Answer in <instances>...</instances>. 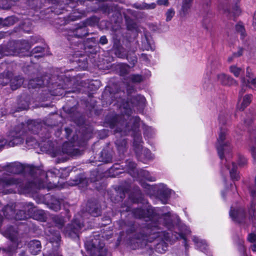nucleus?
Instances as JSON below:
<instances>
[{
	"instance_id": "1",
	"label": "nucleus",
	"mask_w": 256,
	"mask_h": 256,
	"mask_svg": "<svg viewBox=\"0 0 256 256\" xmlns=\"http://www.w3.org/2000/svg\"><path fill=\"white\" fill-rule=\"evenodd\" d=\"M190 234V230L186 229L183 232L177 225L173 224V226L168 228L163 222L152 228H144L138 233L134 234L130 240V244L132 249L143 248L151 254L154 250L158 253H164L168 248L166 242H173L176 240L182 239L183 243L188 248L186 235Z\"/></svg>"
},
{
	"instance_id": "2",
	"label": "nucleus",
	"mask_w": 256,
	"mask_h": 256,
	"mask_svg": "<svg viewBox=\"0 0 256 256\" xmlns=\"http://www.w3.org/2000/svg\"><path fill=\"white\" fill-rule=\"evenodd\" d=\"M146 100L141 95H137L131 98L126 104H123L124 110L123 116H115L110 120L107 118L110 128H114L116 137L115 144L120 154H124L126 149V140L118 137L127 134L130 130H132L140 122L138 117H131L132 110L142 112L145 106Z\"/></svg>"
},
{
	"instance_id": "3",
	"label": "nucleus",
	"mask_w": 256,
	"mask_h": 256,
	"mask_svg": "<svg viewBox=\"0 0 256 256\" xmlns=\"http://www.w3.org/2000/svg\"><path fill=\"white\" fill-rule=\"evenodd\" d=\"M32 120L29 119L24 122L18 124L11 130L7 136L8 139L0 138V150L4 146H14L22 144L26 137V144L27 148L30 149L32 146Z\"/></svg>"
},
{
	"instance_id": "4",
	"label": "nucleus",
	"mask_w": 256,
	"mask_h": 256,
	"mask_svg": "<svg viewBox=\"0 0 256 256\" xmlns=\"http://www.w3.org/2000/svg\"><path fill=\"white\" fill-rule=\"evenodd\" d=\"M132 214L136 218H144L146 221H150L147 228H152L162 222L168 228L173 226L172 218L170 212L160 216L155 212V210L152 206H148L146 210L134 208L132 210Z\"/></svg>"
},
{
	"instance_id": "5",
	"label": "nucleus",
	"mask_w": 256,
	"mask_h": 256,
	"mask_svg": "<svg viewBox=\"0 0 256 256\" xmlns=\"http://www.w3.org/2000/svg\"><path fill=\"white\" fill-rule=\"evenodd\" d=\"M216 147L220 158L222 160V163L225 164L226 169L229 170L232 179L238 180L240 177L236 172V166L233 162H232V168H230V166H229L230 162H228L226 159L223 160L224 153L229 152L231 150L230 142L227 137L226 130L220 128L217 140Z\"/></svg>"
},
{
	"instance_id": "6",
	"label": "nucleus",
	"mask_w": 256,
	"mask_h": 256,
	"mask_svg": "<svg viewBox=\"0 0 256 256\" xmlns=\"http://www.w3.org/2000/svg\"><path fill=\"white\" fill-rule=\"evenodd\" d=\"M20 189L21 192L28 194L32 190V182L30 181L14 177L0 178V193L4 194L16 192L12 187Z\"/></svg>"
},
{
	"instance_id": "7",
	"label": "nucleus",
	"mask_w": 256,
	"mask_h": 256,
	"mask_svg": "<svg viewBox=\"0 0 256 256\" xmlns=\"http://www.w3.org/2000/svg\"><path fill=\"white\" fill-rule=\"evenodd\" d=\"M33 192L34 188L44 189L47 185L48 174L40 168H35L33 166Z\"/></svg>"
},
{
	"instance_id": "8",
	"label": "nucleus",
	"mask_w": 256,
	"mask_h": 256,
	"mask_svg": "<svg viewBox=\"0 0 256 256\" xmlns=\"http://www.w3.org/2000/svg\"><path fill=\"white\" fill-rule=\"evenodd\" d=\"M2 171L4 170L10 174H20V173L32 172V166L24 164L18 162L8 163L2 166Z\"/></svg>"
},
{
	"instance_id": "9",
	"label": "nucleus",
	"mask_w": 256,
	"mask_h": 256,
	"mask_svg": "<svg viewBox=\"0 0 256 256\" xmlns=\"http://www.w3.org/2000/svg\"><path fill=\"white\" fill-rule=\"evenodd\" d=\"M12 46L14 48L12 49V54L20 56H31V52L29 51L30 46L27 41L22 40L14 42Z\"/></svg>"
},
{
	"instance_id": "10",
	"label": "nucleus",
	"mask_w": 256,
	"mask_h": 256,
	"mask_svg": "<svg viewBox=\"0 0 256 256\" xmlns=\"http://www.w3.org/2000/svg\"><path fill=\"white\" fill-rule=\"evenodd\" d=\"M124 169L133 177H136V175H142L144 178L149 181H155V178L149 176L148 172L140 170L138 172L136 169V164L132 161L128 160L126 161Z\"/></svg>"
},
{
	"instance_id": "11",
	"label": "nucleus",
	"mask_w": 256,
	"mask_h": 256,
	"mask_svg": "<svg viewBox=\"0 0 256 256\" xmlns=\"http://www.w3.org/2000/svg\"><path fill=\"white\" fill-rule=\"evenodd\" d=\"M82 227L83 224L80 222L75 219L66 227L64 230V233L66 236L75 238L78 237L79 232Z\"/></svg>"
},
{
	"instance_id": "12",
	"label": "nucleus",
	"mask_w": 256,
	"mask_h": 256,
	"mask_svg": "<svg viewBox=\"0 0 256 256\" xmlns=\"http://www.w3.org/2000/svg\"><path fill=\"white\" fill-rule=\"evenodd\" d=\"M88 32L86 26L84 23H80L74 30L69 32L68 40L70 42L73 38H82L88 36Z\"/></svg>"
},
{
	"instance_id": "13",
	"label": "nucleus",
	"mask_w": 256,
	"mask_h": 256,
	"mask_svg": "<svg viewBox=\"0 0 256 256\" xmlns=\"http://www.w3.org/2000/svg\"><path fill=\"white\" fill-rule=\"evenodd\" d=\"M91 256H106L107 254L106 248L103 243H99L97 246L96 242H92L91 248L88 247Z\"/></svg>"
},
{
	"instance_id": "14",
	"label": "nucleus",
	"mask_w": 256,
	"mask_h": 256,
	"mask_svg": "<svg viewBox=\"0 0 256 256\" xmlns=\"http://www.w3.org/2000/svg\"><path fill=\"white\" fill-rule=\"evenodd\" d=\"M171 190L168 188L166 186L161 184L158 186L157 194L162 204H166L167 200L171 194Z\"/></svg>"
},
{
	"instance_id": "15",
	"label": "nucleus",
	"mask_w": 256,
	"mask_h": 256,
	"mask_svg": "<svg viewBox=\"0 0 256 256\" xmlns=\"http://www.w3.org/2000/svg\"><path fill=\"white\" fill-rule=\"evenodd\" d=\"M217 78L218 82L224 86H231L237 85V82L230 75L222 73L218 74Z\"/></svg>"
},
{
	"instance_id": "16",
	"label": "nucleus",
	"mask_w": 256,
	"mask_h": 256,
	"mask_svg": "<svg viewBox=\"0 0 256 256\" xmlns=\"http://www.w3.org/2000/svg\"><path fill=\"white\" fill-rule=\"evenodd\" d=\"M194 0H182L179 14L182 18L186 17L190 13Z\"/></svg>"
},
{
	"instance_id": "17",
	"label": "nucleus",
	"mask_w": 256,
	"mask_h": 256,
	"mask_svg": "<svg viewBox=\"0 0 256 256\" xmlns=\"http://www.w3.org/2000/svg\"><path fill=\"white\" fill-rule=\"evenodd\" d=\"M62 152L70 156H76L80 154V151L74 148L71 143L65 142L62 147Z\"/></svg>"
},
{
	"instance_id": "18",
	"label": "nucleus",
	"mask_w": 256,
	"mask_h": 256,
	"mask_svg": "<svg viewBox=\"0 0 256 256\" xmlns=\"http://www.w3.org/2000/svg\"><path fill=\"white\" fill-rule=\"evenodd\" d=\"M64 204V200L62 199L52 196L49 203V206L50 208L54 211L58 212L60 210L61 205Z\"/></svg>"
},
{
	"instance_id": "19",
	"label": "nucleus",
	"mask_w": 256,
	"mask_h": 256,
	"mask_svg": "<svg viewBox=\"0 0 256 256\" xmlns=\"http://www.w3.org/2000/svg\"><path fill=\"white\" fill-rule=\"evenodd\" d=\"M88 184V180L84 175L80 174L72 180L70 182L69 184L72 186L80 185V186H86Z\"/></svg>"
},
{
	"instance_id": "20",
	"label": "nucleus",
	"mask_w": 256,
	"mask_h": 256,
	"mask_svg": "<svg viewBox=\"0 0 256 256\" xmlns=\"http://www.w3.org/2000/svg\"><path fill=\"white\" fill-rule=\"evenodd\" d=\"M136 156L140 160L144 162L145 160H150L153 158L150 151L148 148H144L142 146L141 148V150H139L138 154H136Z\"/></svg>"
},
{
	"instance_id": "21",
	"label": "nucleus",
	"mask_w": 256,
	"mask_h": 256,
	"mask_svg": "<svg viewBox=\"0 0 256 256\" xmlns=\"http://www.w3.org/2000/svg\"><path fill=\"white\" fill-rule=\"evenodd\" d=\"M23 78L20 76H16L13 77V75L10 78V86L12 90H16L20 88L23 84Z\"/></svg>"
},
{
	"instance_id": "22",
	"label": "nucleus",
	"mask_w": 256,
	"mask_h": 256,
	"mask_svg": "<svg viewBox=\"0 0 256 256\" xmlns=\"http://www.w3.org/2000/svg\"><path fill=\"white\" fill-rule=\"evenodd\" d=\"M88 206V212L92 216L96 217L101 214V210L97 204L89 202Z\"/></svg>"
},
{
	"instance_id": "23",
	"label": "nucleus",
	"mask_w": 256,
	"mask_h": 256,
	"mask_svg": "<svg viewBox=\"0 0 256 256\" xmlns=\"http://www.w3.org/2000/svg\"><path fill=\"white\" fill-rule=\"evenodd\" d=\"M12 76V73L10 72H4L0 74V86H5L10 82V78Z\"/></svg>"
},
{
	"instance_id": "24",
	"label": "nucleus",
	"mask_w": 256,
	"mask_h": 256,
	"mask_svg": "<svg viewBox=\"0 0 256 256\" xmlns=\"http://www.w3.org/2000/svg\"><path fill=\"white\" fill-rule=\"evenodd\" d=\"M132 7L138 10H152L156 8V4L152 2L151 4H147L146 2L136 3L133 4Z\"/></svg>"
},
{
	"instance_id": "25",
	"label": "nucleus",
	"mask_w": 256,
	"mask_h": 256,
	"mask_svg": "<svg viewBox=\"0 0 256 256\" xmlns=\"http://www.w3.org/2000/svg\"><path fill=\"white\" fill-rule=\"evenodd\" d=\"M142 136L140 133H136L134 136V146L136 154H138L139 150H141Z\"/></svg>"
},
{
	"instance_id": "26",
	"label": "nucleus",
	"mask_w": 256,
	"mask_h": 256,
	"mask_svg": "<svg viewBox=\"0 0 256 256\" xmlns=\"http://www.w3.org/2000/svg\"><path fill=\"white\" fill-rule=\"evenodd\" d=\"M18 21V18L15 16H10L4 19L0 18V25L2 26H10Z\"/></svg>"
},
{
	"instance_id": "27",
	"label": "nucleus",
	"mask_w": 256,
	"mask_h": 256,
	"mask_svg": "<svg viewBox=\"0 0 256 256\" xmlns=\"http://www.w3.org/2000/svg\"><path fill=\"white\" fill-rule=\"evenodd\" d=\"M112 160V154L107 150H104L100 154L98 160L105 163L111 162Z\"/></svg>"
},
{
	"instance_id": "28",
	"label": "nucleus",
	"mask_w": 256,
	"mask_h": 256,
	"mask_svg": "<svg viewBox=\"0 0 256 256\" xmlns=\"http://www.w3.org/2000/svg\"><path fill=\"white\" fill-rule=\"evenodd\" d=\"M230 72L234 74L235 77L241 76L244 73V68L238 67L236 65H232L229 68Z\"/></svg>"
},
{
	"instance_id": "29",
	"label": "nucleus",
	"mask_w": 256,
	"mask_h": 256,
	"mask_svg": "<svg viewBox=\"0 0 256 256\" xmlns=\"http://www.w3.org/2000/svg\"><path fill=\"white\" fill-rule=\"evenodd\" d=\"M46 46H36L33 48V56L34 58H42L45 55Z\"/></svg>"
},
{
	"instance_id": "30",
	"label": "nucleus",
	"mask_w": 256,
	"mask_h": 256,
	"mask_svg": "<svg viewBox=\"0 0 256 256\" xmlns=\"http://www.w3.org/2000/svg\"><path fill=\"white\" fill-rule=\"evenodd\" d=\"M192 240L197 248L202 251L206 250L207 246L204 240H202L196 236H193Z\"/></svg>"
},
{
	"instance_id": "31",
	"label": "nucleus",
	"mask_w": 256,
	"mask_h": 256,
	"mask_svg": "<svg viewBox=\"0 0 256 256\" xmlns=\"http://www.w3.org/2000/svg\"><path fill=\"white\" fill-rule=\"evenodd\" d=\"M114 54L116 56L120 58L128 59V55L126 49L122 46H118L114 50Z\"/></svg>"
},
{
	"instance_id": "32",
	"label": "nucleus",
	"mask_w": 256,
	"mask_h": 256,
	"mask_svg": "<svg viewBox=\"0 0 256 256\" xmlns=\"http://www.w3.org/2000/svg\"><path fill=\"white\" fill-rule=\"evenodd\" d=\"M102 10L104 12L110 14L111 12L114 11L117 12H120V10L119 7L116 5H112L108 6V5L103 4L100 6Z\"/></svg>"
},
{
	"instance_id": "33",
	"label": "nucleus",
	"mask_w": 256,
	"mask_h": 256,
	"mask_svg": "<svg viewBox=\"0 0 256 256\" xmlns=\"http://www.w3.org/2000/svg\"><path fill=\"white\" fill-rule=\"evenodd\" d=\"M5 236L11 240L14 241L17 237V232L13 227L10 226L5 231Z\"/></svg>"
},
{
	"instance_id": "34",
	"label": "nucleus",
	"mask_w": 256,
	"mask_h": 256,
	"mask_svg": "<svg viewBox=\"0 0 256 256\" xmlns=\"http://www.w3.org/2000/svg\"><path fill=\"white\" fill-rule=\"evenodd\" d=\"M252 98V94H246L244 96L242 106L239 108L240 110H243L250 103Z\"/></svg>"
},
{
	"instance_id": "35",
	"label": "nucleus",
	"mask_w": 256,
	"mask_h": 256,
	"mask_svg": "<svg viewBox=\"0 0 256 256\" xmlns=\"http://www.w3.org/2000/svg\"><path fill=\"white\" fill-rule=\"evenodd\" d=\"M41 243L38 240H33V255L37 254L41 250Z\"/></svg>"
},
{
	"instance_id": "36",
	"label": "nucleus",
	"mask_w": 256,
	"mask_h": 256,
	"mask_svg": "<svg viewBox=\"0 0 256 256\" xmlns=\"http://www.w3.org/2000/svg\"><path fill=\"white\" fill-rule=\"evenodd\" d=\"M34 81H36V85L40 86L48 84V80L46 79V76L40 77V78L39 77H38L36 78H35L34 80L33 79V82Z\"/></svg>"
},
{
	"instance_id": "37",
	"label": "nucleus",
	"mask_w": 256,
	"mask_h": 256,
	"mask_svg": "<svg viewBox=\"0 0 256 256\" xmlns=\"http://www.w3.org/2000/svg\"><path fill=\"white\" fill-rule=\"evenodd\" d=\"M236 30L238 33H240V38L244 39L246 36V32L244 26L242 24H238L236 26Z\"/></svg>"
},
{
	"instance_id": "38",
	"label": "nucleus",
	"mask_w": 256,
	"mask_h": 256,
	"mask_svg": "<svg viewBox=\"0 0 256 256\" xmlns=\"http://www.w3.org/2000/svg\"><path fill=\"white\" fill-rule=\"evenodd\" d=\"M12 5L10 0H0V8L4 10L10 8Z\"/></svg>"
},
{
	"instance_id": "39",
	"label": "nucleus",
	"mask_w": 256,
	"mask_h": 256,
	"mask_svg": "<svg viewBox=\"0 0 256 256\" xmlns=\"http://www.w3.org/2000/svg\"><path fill=\"white\" fill-rule=\"evenodd\" d=\"M241 82L242 83V87L239 92V98L242 97L244 92L246 91V88L248 86L246 79L244 77L241 78Z\"/></svg>"
},
{
	"instance_id": "40",
	"label": "nucleus",
	"mask_w": 256,
	"mask_h": 256,
	"mask_svg": "<svg viewBox=\"0 0 256 256\" xmlns=\"http://www.w3.org/2000/svg\"><path fill=\"white\" fill-rule=\"evenodd\" d=\"M129 78L132 82H140L144 79L142 76L140 74L130 75Z\"/></svg>"
},
{
	"instance_id": "41",
	"label": "nucleus",
	"mask_w": 256,
	"mask_h": 256,
	"mask_svg": "<svg viewBox=\"0 0 256 256\" xmlns=\"http://www.w3.org/2000/svg\"><path fill=\"white\" fill-rule=\"evenodd\" d=\"M54 221L59 228H62L64 224V220L62 217L54 216Z\"/></svg>"
},
{
	"instance_id": "42",
	"label": "nucleus",
	"mask_w": 256,
	"mask_h": 256,
	"mask_svg": "<svg viewBox=\"0 0 256 256\" xmlns=\"http://www.w3.org/2000/svg\"><path fill=\"white\" fill-rule=\"evenodd\" d=\"M175 14V11L174 8H170L166 11V21L169 22L171 20L173 16Z\"/></svg>"
},
{
	"instance_id": "43",
	"label": "nucleus",
	"mask_w": 256,
	"mask_h": 256,
	"mask_svg": "<svg viewBox=\"0 0 256 256\" xmlns=\"http://www.w3.org/2000/svg\"><path fill=\"white\" fill-rule=\"evenodd\" d=\"M240 212L237 210L231 209L230 212V216L234 220L238 221V218L240 216Z\"/></svg>"
},
{
	"instance_id": "44",
	"label": "nucleus",
	"mask_w": 256,
	"mask_h": 256,
	"mask_svg": "<svg viewBox=\"0 0 256 256\" xmlns=\"http://www.w3.org/2000/svg\"><path fill=\"white\" fill-rule=\"evenodd\" d=\"M97 22L98 21L96 18L95 17H92L87 19L84 22H83L82 23H84V25H86V27L87 26H94L97 23Z\"/></svg>"
},
{
	"instance_id": "45",
	"label": "nucleus",
	"mask_w": 256,
	"mask_h": 256,
	"mask_svg": "<svg viewBox=\"0 0 256 256\" xmlns=\"http://www.w3.org/2000/svg\"><path fill=\"white\" fill-rule=\"evenodd\" d=\"M129 66L127 64H122L120 66V73L121 76H125L128 73Z\"/></svg>"
},
{
	"instance_id": "46",
	"label": "nucleus",
	"mask_w": 256,
	"mask_h": 256,
	"mask_svg": "<svg viewBox=\"0 0 256 256\" xmlns=\"http://www.w3.org/2000/svg\"><path fill=\"white\" fill-rule=\"evenodd\" d=\"M22 106H18L17 109L14 112H18L22 110H27L28 107V104L26 101H24L22 102L21 101Z\"/></svg>"
},
{
	"instance_id": "47",
	"label": "nucleus",
	"mask_w": 256,
	"mask_h": 256,
	"mask_svg": "<svg viewBox=\"0 0 256 256\" xmlns=\"http://www.w3.org/2000/svg\"><path fill=\"white\" fill-rule=\"evenodd\" d=\"M228 114L225 112H221L218 116V120L220 123L224 124L227 120Z\"/></svg>"
},
{
	"instance_id": "48",
	"label": "nucleus",
	"mask_w": 256,
	"mask_h": 256,
	"mask_svg": "<svg viewBox=\"0 0 256 256\" xmlns=\"http://www.w3.org/2000/svg\"><path fill=\"white\" fill-rule=\"evenodd\" d=\"M33 219H42L43 218L42 212L41 211L33 210Z\"/></svg>"
},
{
	"instance_id": "49",
	"label": "nucleus",
	"mask_w": 256,
	"mask_h": 256,
	"mask_svg": "<svg viewBox=\"0 0 256 256\" xmlns=\"http://www.w3.org/2000/svg\"><path fill=\"white\" fill-rule=\"evenodd\" d=\"M26 218V216L24 214V212L22 210L18 211L16 216L15 218L18 220H24Z\"/></svg>"
},
{
	"instance_id": "50",
	"label": "nucleus",
	"mask_w": 256,
	"mask_h": 256,
	"mask_svg": "<svg viewBox=\"0 0 256 256\" xmlns=\"http://www.w3.org/2000/svg\"><path fill=\"white\" fill-rule=\"evenodd\" d=\"M250 151L253 158L254 163L256 164V148L254 146L250 145Z\"/></svg>"
},
{
	"instance_id": "51",
	"label": "nucleus",
	"mask_w": 256,
	"mask_h": 256,
	"mask_svg": "<svg viewBox=\"0 0 256 256\" xmlns=\"http://www.w3.org/2000/svg\"><path fill=\"white\" fill-rule=\"evenodd\" d=\"M249 87L256 88V78H250L246 82Z\"/></svg>"
},
{
	"instance_id": "52",
	"label": "nucleus",
	"mask_w": 256,
	"mask_h": 256,
	"mask_svg": "<svg viewBox=\"0 0 256 256\" xmlns=\"http://www.w3.org/2000/svg\"><path fill=\"white\" fill-rule=\"evenodd\" d=\"M247 163V160L246 158L243 156H240L238 158V164L240 166H244L245 164H246Z\"/></svg>"
},
{
	"instance_id": "53",
	"label": "nucleus",
	"mask_w": 256,
	"mask_h": 256,
	"mask_svg": "<svg viewBox=\"0 0 256 256\" xmlns=\"http://www.w3.org/2000/svg\"><path fill=\"white\" fill-rule=\"evenodd\" d=\"M248 240L250 242H256V234L251 233L248 234Z\"/></svg>"
},
{
	"instance_id": "54",
	"label": "nucleus",
	"mask_w": 256,
	"mask_h": 256,
	"mask_svg": "<svg viewBox=\"0 0 256 256\" xmlns=\"http://www.w3.org/2000/svg\"><path fill=\"white\" fill-rule=\"evenodd\" d=\"M8 210H10L12 213H14V212L12 210V209L11 208H10L9 206H6L4 208V214L6 217L9 218H11V216H10V215H8V214L6 212L8 211Z\"/></svg>"
},
{
	"instance_id": "55",
	"label": "nucleus",
	"mask_w": 256,
	"mask_h": 256,
	"mask_svg": "<svg viewBox=\"0 0 256 256\" xmlns=\"http://www.w3.org/2000/svg\"><path fill=\"white\" fill-rule=\"evenodd\" d=\"M240 10L238 5H236L232 8V13L234 16H238L240 14Z\"/></svg>"
},
{
	"instance_id": "56",
	"label": "nucleus",
	"mask_w": 256,
	"mask_h": 256,
	"mask_svg": "<svg viewBox=\"0 0 256 256\" xmlns=\"http://www.w3.org/2000/svg\"><path fill=\"white\" fill-rule=\"evenodd\" d=\"M108 40L106 36H103L100 38V43L101 44L104 45V44H108Z\"/></svg>"
},
{
	"instance_id": "57",
	"label": "nucleus",
	"mask_w": 256,
	"mask_h": 256,
	"mask_svg": "<svg viewBox=\"0 0 256 256\" xmlns=\"http://www.w3.org/2000/svg\"><path fill=\"white\" fill-rule=\"evenodd\" d=\"M158 4L167 6L168 5V0H158L156 2Z\"/></svg>"
},
{
	"instance_id": "58",
	"label": "nucleus",
	"mask_w": 256,
	"mask_h": 256,
	"mask_svg": "<svg viewBox=\"0 0 256 256\" xmlns=\"http://www.w3.org/2000/svg\"><path fill=\"white\" fill-rule=\"evenodd\" d=\"M129 62L133 64H134L137 62V58L136 56H134L132 57L129 58L127 59Z\"/></svg>"
},
{
	"instance_id": "59",
	"label": "nucleus",
	"mask_w": 256,
	"mask_h": 256,
	"mask_svg": "<svg viewBox=\"0 0 256 256\" xmlns=\"http://www.w3.org/2000/svg\"><path fill=\"white\" fill-rule=\"evenodd\" d=\"M243 50H244L242 48H239L238 51L234 53V56H236V58L240 56L242 54Z\"/></svg>"
},
{
	"instance_id": "60",
	"label": "nucleus",
	"mask_w": 256,
	"mask_h": 256,
	"mask_svg": "<svg viewBox=\"0 0 256 256\" xmlns=\"http://www.w3.org/2000/svg\"><path fill=\"white\" fill-rule=\"evenodd\" d=\"M6 112H7L4 108H0V118L4 116L6 114Z\"/></svg>"
},
{
	"instance_id": "61",
	"label": "nucleus",
	"mask_w": 256,
	"mask_h": 256,
	"mask_svg": "<svg viewBox=\"0 0 256 256\" xmlns=\"http://www.w3.org/2000/svg\"><path fill=\"white\" fill-rule=\"evenodd\" d=\"M56 238H54V240H56L57 242L60 240L61 236L59 232H56L55 236Z\"/></svg>"
},
{
	"instance_id": "62",
	"label": "nucleus",
	"mask_w": 256,
	"mask_h": 256,
	"mask_svg": "<svg viewBox=\"0 0 256 256\" xmlns=\"http://www.w3.org/2000/svg\"><path fill=\"white\" fill-rule=\"evenodd\" d=\"M235 58H236V56H234V54H232V56H229L228 58V62H232L234 59Z\"/></svg>"
},
{
	"instance_id": "63",
	"label": "nucleus",
	"mask_w": 256,
	"mask_h": 256,
	"mask_svg": "<svg viewBox=\"0 0 256 256\" xmlns=\"http://www.w3.org/2000/svg\"><path fill=\"white\" fill-rule=\"evenodd\" d=\"M253 26L256 30V12L254 13V16Z\"/></svg>"
},
{
	"instance_id": "64",
	"label": "nucleus",
	"mask_w": 256,
	"mask_h": 256,
	"mask_svg": "<svg viewBox=\"0 0 256 256\" xmlns=\"http://www.w3.org/2000/svg\"><path fill=\"white\" fill-rule=\"evenodd\" d=\"M246 76L247 77L250 78V70L249 67L246 68Z\"/></svg>"
}]
</instances>
